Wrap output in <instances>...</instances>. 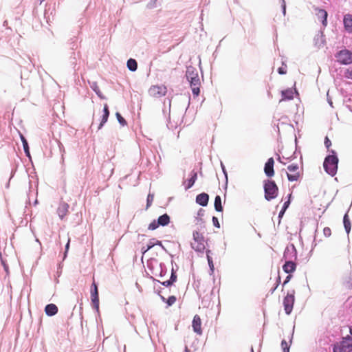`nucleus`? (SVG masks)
<instances>
[{
  "instance_id": "nucleus-1",
  "label": "nucleus",
  "mask_w": 352,
  "mask_h": 352,
  "mask_svg": "<svg viewBox=\"0 0 352 352\" xmlns=\"http://www.w3.org/2000/svg\"><path fill=\"white\" fill-rule=\"evenodd\" d=\"M186 76L190 82L193 95L198 96L200 93L201 82L197 69L192 67H188Z\"/></svg>"
},
{
  "instance_id": "nucleus-2",
  "label": "nucleus",
  "mask_w": 352,
  "mask_h": 352,
  "mask_svg": "<svg viewBox=\"0 0 352 352\" xmlns=\"http://www.w3.org/2000/svg\"><path fill=\"white\" fill-rule=\"evenodd\" d=\"M332 155L327 156L323 163V167L325 171L330 175L334 176L338 170V158L335 155V151H332Z\"/></svg>"
},
{
  "instance_id": "nucleus-3",
  "label": "nucleus",
  "mask_w": 352,
  "mask_h": 352,
  "mask_svg": "<svg viewBox=\"0 0 352 352\" xmlns=\"http://www.w3.org/2000/svg\"><path fill=\"white\" fill-rule=\"evenodd\" d=\"M265 198L267 201L275 199L278 193V188L275 182L270 179L264 181Z\"/></svg>"
},
{
  "instance_id": "nucleus-4",
  "label": "nucleus",
  "mask_w": 352,
  "mask_h": 352,
  "mask_svg": "<svg viewBox=\"0 0 352 352\" xmlns=\"http://www.w3.org/2000/svg\"><path fill=\"white\" fill-rule=\"evenodd\" d=\"M193 240L191 242V247L197 252H203L207 244L202 233L199 231H194L192 234Z\"/></svg>"
},
{
  "instance_id": "nucleus-5",
  "label": "nucleus",
  "mask_w": 352,
  "mask_h": 352,
  "mask_svg": "<svg viewBox=\"0 0 352 352\" xmlns=\"http://www.w3.org/2000/svg\"><path fill=\"white\" fill-rule=\"evenodd\" d=\"M286 172L287 179L289 182H297L302 175V168L298 164L292 163L287 167Z\"/></svg>"
},
{
  "instance_id": "nucleus-6",
  "label": "nucleus",
  "mask_w": 352,
  "mask_h": 352,
  "mask_svg": "<svg viewBox=\"0 0 352 352\" xmlns=\"http://www.w3.org/2000/svg\"><path fill=\"white\" fill-rule=\"evenodd\" d=\"M352 351V338L348 336L338 345L334 346L333 352H351Z\"/></svg>"
},
{
  "instance_id": "nucleus-7",
  "label": "nucleus",
  "mask_w": 352,
  "mask_h": 352,
  "mask_svg": "<svg viewBox=\"0 0 352 352\" xmlns=\"http://www.w3.org/2000/svg\"><path fill=\"white\" fill-rule=\"evenodd\" d=\"M337 61L340 64L349 65L352 63V53L348 50H342L336 54Z\"/></svg>"
},
{
  "instance_id": "nucleus-8",
  "label": "nucleus",
  "mask_w": 352,
  "mask_h": 352,
  "mask_svg": "<svg viewBox=\"0 0 352 352\" xmlns=\"http://www.w3.org/2000/svg\"><path fill=\"white\" fill-rule=\"evenodd\" d=\"M294 290L288 292L287 296L283 299L284 309L287 314H290L292 311L294 304Z\"/></svg>"
},
{
  "instance_id": "nucleus-9",
  "label": "nucleus",
  "mask_w": 352,
  "mask_h": 352,
  "mask_svg": "<svg viewBox=\"0 0 352 352\" xmlns=\"http://www.w3.org/2000/svg\"><path fill=\"white\" fill-rule=\"evenodd\" d=\"M167 88L165 85H153L148 89V94L154 98H160L166 94Z\"/></svg>"
},
{
  "instance_id": "nucleus-10",
  "label": "nucleus",
  "mask_w": 352,
  "mask_h": 352,
  "mask_svg": "<svg viewBox=\"0 0 352 352\" xmlns=\"http://www.w3.org/2000/svg\"><path fill=\"white\" fill-rule=\"evenodd\" d=\"M91 300L94 307L98 311L99 309V296L98 286L94 280L91 285Z\"/></svg>"
},
{
  "instance_id": "nucleus-11",
  "label": "nucleus",
  "mask_w": 352,
  "mask_h": 352,
  "mask_svg": "<svg viewBox=\"0 0 352 352\" xmlns=\"http://www.w3.org/2000/svg\"><path fill=\"white\" fill-rule=\"evenodd\" d=\"M274 160L273 157H270L267 160L265 164L264 172L267 177H272L274 175Z\"/></svg>"
},
{
  "instance_id": "nucleus-12",
  "label": "nucleus",
  "mask_w": 352,
  "mask_h": 352,
  "mask_svg": "<svg viewBox=\"0 0 352 352\" xmlns=\"http://www.w3.org/2000/svg\"><path fill=\"white\" fill-rule=\"evenodd\" d=\"M192 327L193 331L198 335L202 334V329H201V320L199 315H195L193 318Z\"/></svg>"
},
{
  "instance_id": "nucleus-13",
  "label": "nucleus",
  "mask_w": 352,
  "mask_h": 352,
  "mask_svg": "<svg viewBox=\"0 0 352 352\" xmlns=\"http://www.w3.org/2000/svg\"><path fill=\"white\" fill-rule=\"evenodd\" d=\"M69 208V206L68 204L64 201L60 203L57 209V213L61 219H63L68 214Z\"/></svg>"
},
{
  "instance_id": "nucleus-14",
  "label": "nucleus",
  "mask_w": 352,
  "mask_h": 352,
  "mask_svg": "<svg viewBox=\"0 0 352 352\" xmlns=\"http://www.w3.org/2000/svg\"><path fill=\"white\" fill-rule=\"evenodd\" d=\"M209 200V196L208 194L203 192L199 194L196 197V202L202 206H207Z\"/></svg>"
},
{
  "instance_id": "nucleus-15",
  "label": "nucleus",
  "mask_w": 352,
  "mask_h": 352,
  "mask_svg": "<svg viewBox=\"0 0 352 352\" xmlns=\"http://www.w3.org/2000/svg\"><path fill=\"white\" fill-rule=\"evenodd\" d=\"M316 11V15L318 20H321L322 25L326 26L327 24V12L324 10L319 8H317Z\"/></svg>"
},
{
  "instance_id": "nucleus-16",
  "label": "nucleus",
  "mask_w": 352,
  "mask_h": 352,
  "mask_svg": "<svg viewBox=\"0 0 352 352\" xmlns=\"http://www.w3.org/2000/svg\"><path fill=\"white\" fill-rule=\"evenodd\" d=\"M343 22L345 30L352 32V15L349 14L344 15Z\"/></svg>"
},
{
  "instance_id": "nucleus-17",
  "label": "nucleus",
  "mask_w": 352,
  "mask_h": 352,
  "mask_svg": "<svg viewBox=\"0 0 352 352\" xmlns=\"http://www.w3.org/2000/svg\"><path fill=\"white\" fill-rule=\"evenodd\" d=\"M109 116V107H108L107 104H105L104 105L103 115H102L100 123L99 124L98 129H100L103 126V125L107 122Z\"/></svg>"
},
{
  "instance_id": "nucleus-18",
  "label": "nucleus",
  "mask_w": 352,
  "mask_h": 352,
  "mask_svg": "<svg viewBox=\"0 0 352 352\" xmlns=\"http://www.w3.org/2000/svg\"><path fill=\"white\" fill-rule=\"evenodd\" d=\"M45 312L49 316H54L58 312V307L54 304H49L45 306Z\"/></svg>"
},
{
  "instance_id": "nucleus-19",
  "label": "nucleus",
  "mask_w": 352,
  "mask_h": 352,
  "mask_svg": "<svg viewBox=\"0 0 352 352\" xmlns=\"http://www.w3.org/2000/svg\"><path fill=\"white\" fill-rule=\"evenodd\" d=\"M296 265L292 261H287L283 266V269L285 273H292L296 270Z\"/></svg>"
},
{
  "instance_id": "nucleus-20",
  "label": "nucleus",
  "mask_w": 352,
  "mask_h": 352,
  "mask_svg": "<svg viewBox=\"0 0 352 352\" xmlns=\"http://www.w3.org/2000/svg\"><path fill=\"white\" fill-rule=\"evenodd\" d=\"M282 98L280 102L285 100H292L294 98V91L292 89H287L281 91Z\"/></svg>"
},
{
  "instance_id": "nucleus-21",
  "label": "nucleus",
  "mask_w": 352,
  "mask_h": 352,
  "mask_svg": "<svg viewBox=\"0 0 352 352\" xmlns=\"http://www.w3.org/2000/svg\"><path fill=\"white\" fill-rule=\"evenodd\" d=\"M170 223V217L167 214H164L159 217L157 219V224L160 226H165Z\"/></svg>"
},
{
  "instance_id": "nucleus-22",
  "label": "nucleus",
  "mask_w": 352,
  "mask_h": 352,
  "mask_svg": "<svg viewBox=\"0 0 352 352\" xmlns=\"http://www.w3.org/2000/svg\"><path fill=\"white\" fill-rule=\"evenodd\" d=\"M197 178V172L192 170L191 172V177L188 180V185L186 186V189L188 190L195 183Z\"/></svg>"
},
{
  "instance_id": "nucleus-23",
  "label": "nucleus",
  "mask_w": 352,
  "mask_h": 352,
  "mask_svg": "<svg viewBox=\"0 0 352 352\" xmlns=\"http://www.w3.org/2000/svg\"><path fill=\"white\" fill-rule=\"evenodd\" d=\"M214 208L218 212H221L223 210V207L221 205V199L219 195H217L214 199Z\"/></svg>"
},
{
  "instance_id": "nucleus-24",
  "label": "nucleus",
  "mask_w": 352,
  "mask_h": 352,
  "mask_svg": "<svg viewBox=\"0 0 352 352\" xmlns=\"http://www.w3.org/2000/svg\"><path fill=\"white\" fill-rule=\"evenodd\" d=\"M127 67L129 70L135 72L138 68V63L135 59L130 58L127 61Z\"/></svg>"
},
{
  "instance_id": "nucleus-25",
  "label": "nucleus",
  "mask_w": 352,
  "mask_h": 352,
  "mask_svg": "<svg viewBox=\"0 0 352 352\" xmlns=\"http://www.w3.org/2000/svg\"><path fill=\"white\" fill-rule=\"evenodd\" d=\"M314 43L315 45L318 48H320V47L323 46L324 44V41L323 40L322 36L320 34L316 35L314 38Z\"/></svg>"
},
{
  "instance_id": "nucleus-26",
  "label": "nucleus",
  "mask_w": 352,
  "mask_h": 352,
  "mask_svg": "<svg viewBox=\"0 0 352 352\" xmlns=\"http://www.w3.org/2000/svg\"><path fill=\"white\" fill-rule=\"evenodd\" d=\"M161 299L164 302H166L167 303L168 306L173 305V304L175 303V302L177 300V298L175 296H170L168 297V299H166L163 296H161Z\"/></svg>"
},
{
  "instance_id": "nucleus-27",
  "label": "nucleus",
  "mask_w": 352,
  "mask_h": 352,
  "mask_svg": "<svg viewBox=\"0 0 352 352\" xmlns=\"http://www.w3.org/2000/svg\"><path fill=\"white\" fill-rule=\"evenodd\" d=\"M343 223L346 232L349 233L351 230V222L347 214L344 215Z\"/></svg>"
},
{
  "instance_id": "nucleus-28",
  "label": "nucleus",
  "mask_w": 352,
  "mask_h": 352,
  "mask_svg": "<svg viewBox=\"0 0 352 352\" xmlns=\"http://www.w3.org/2000/svg\"><path fill=\"white\" fill-rule=\"evenodd\" d=\"M21 139L23 143V149L28 156H30L29 146L26 139L23 135H21Z\"/></svg>"
},
{
  "instance_id": "nucleus-29",
  "label": "nucleus",
  "mask_w": 352,
  "mask_h": 352,
  "mask_svg": "<svg viewBox=\"0 0 352 352\" xmlns=\"http://www.w3.org/2000/svg\"><path fill=\"white\" fill-rule=\"evenodd\" d=\"M116 116L118 119V121L119 122V123L122 125V126H125L126 125V120H124V118L121 116V114L118 112H117L116 113Z\"/></svg>"
},
{
  "instance_id": "nucleus-30",
  "label": "nucleus",
  "mask_w": 352,
  "mask_h": 352,
  "mask_svg": "<svg viewBox=\"0 0 352 352\" xmlns=\"http://www.w3.org/2000/svg\"><path fill=\"white\" fill-rule=\"evenodd\" d=\"M154 199V195L153 194H148L147 196V203H146V208H148L150 207Z\"/></svg>"
},
{
  "instance_id": "nucleus-31",
  "label": "nucleus",
  "mask_w": 352,
  "mask_h": 352,
  "mask_svg": "<svg viewBox=\"0 0 352 352\" xmlns=\"http://www.w3.org/2000/svg\"><path fill=\"white\" fill-rule=\"evenodd\" d=\"M281 347L283 352H289V346L285 340H283L281 342Z\"/></svg>"
},
{
  "instance_id": "nucleus-32",
  "label": "nucleus",
  "mask_w": 352,
  "mask_h": 352,
  "mask_svg": "<svg viewBox=\"0 0 352 352\" xmlns=\"http://www.w3.org/2000/svg\"><path fill=\"white\" fill-rule=\"evenodd\" d=\"M160 226V224H157V221L154 220L151 222L148 226V229L151 230H154Z\"/></svg>"
},
{
  "instance_id": "nucleus-33",
  "label": "nucleus",
  "mask_w": 352,
  "mask_h": 352,
  "mask_svg": "<svg viewBox=\"0 0 352 352\" xmlns=\"http://www.w3.org/2000/svg\"><path fill=\"white\" fill-rule=\"evenodd\" d=\"M323 234L325 236L329 237L331 235V230L329 227H326L323 229Z\"/></svg>"
},
{
  "instance_id": "nucleus-34",
  "label": "nucleus",
  "mask_w": 352,
  "mask_h": 352,
  "mask_svg": "<svg viewBox=\"0 0 352 352\" xmlns=\"http://www.w3.org/2000/svg\"><path fill=\"white\" fill-rule=\"evenodd\" d=\"M278 72L280 74H285L287 73V65H284L283 67H280L278 69Z\"/></svg>"
},
{
  "instance_id": "nucleus-35",
  "label": "nucleus",
  "mask_w": 352,
  "mask_h": 352,
  "mask_svg": "<svg viewBox=\"0 0 352 352\" xmlns=\"http://www.w3.org/2000/svg\"><path fill=\"white\" fill-rule=\"evenodd\" d=\"M344 76L346 78L352 79V68L351 69H348L346 70V72L344 73Z\"/></svg>"
},
{
  "instance_id": "nucleus-36",
  "label": "nucleus",
  "mask_w": 352,
  "mask_h": 352,
  "mask_svg": "<svg viewBox=\"0 0 352 352\" xmlns=\"http://www.w3.org/2000/svg\"><path fill=\"white\" fill-rule=\"evenodd\" d=\"M212 223L215 227H217L218 228H220V224H219V220L216 217H212Z\"/></svg>"
},
{
  "instance_id": "nucleus-37",
  "label": "nucleus",
  "mask_w": 352,
  "mask_h": 352,
  "mask_svg": "<svg viewBox=\"0 0 352 352\" xmlns=\"http://www.w3.org/2000/svg\"><path fill=\"white\" fill-rule=\"evenodd\" d=\"M324 145L328 149L331 146V142L328 137H326L324 139Z\"/></svg>"
},
{
  "instance_id": "nucleus-38",
  "label": "nucleus",
  "mask_w": 352,
  "mask_h": 352,
  "mask_svg": "<svg viewBox=\"0 0 352 352\" xmlns=\"http://www.w3.org/2000/svg\"><path fill=\"white\" fill-rule=\"evenodd\" d=\"M94 90L95 91V92L96 93V94L100 98H104L103 96L102 95V93L100 91V90L99 89V88L96 86V87L94 89Z\"/></svg>"
},
{
  "instance_id": "nucleus-39",
  "label": "nucleus",
  "mask_w": 352,
  "mask_h": 352,
  "mask_svg": "<svg viewBox=\"0 0 352 352\" xmlns=\"http://www.w3.org/2000/svg\"><path fill=\"white\" fill-rule=\"evenodd\" d=\"M170 280L172 283H175L177 280V275L173 272L171 274Z\"/></svg>"
},
{
  "instance_id": "nucleus-40",
  "label": "nucleus",
  "mask_w": 352,
  "mask_h": 352,
  "mask_svg": "<svg viewBox=\"0 0 352 352\" xmlns=\"http://www.w3.org/2000/svg\"><path fill=\"white\" fill-rule=\"evenodd\" d=\"M207 257H208V264L210 265V269L212 270H213V269H214L213 262H212L211 258L210 257V256L208 255Z\"/></svg>"
},
{
  "instance_id": "nucleus-41",
  "label": "nucleus",
  "mask_w": 352,
  "mask_h": 352,
  "mask_svg": "<svg viewBox=\"0 0 352 352\" xmlns=\"http://www.w3.org/2000/svg\"><path fill=\"white\" fill-rule=\"evenodd\" d=\"M155 246V242L149 241V243L147 245V250L151 249L153 247Z\"/></svg>"
},
{
  "instance_id": "nucleus-42",
  "label": "nucleus",
  "mask_w": 352,
  "mask_h": 352,
  "mask_svg": "<svg viewBox=\"0 0 352 352\" xmlns=\"http://www.w3.org/2000/svg\"><path fill=\"white\" fill-rule=\"evenodd\" d=\"M172 284H173V283L170 282V279H169V280H166V281H164V282L162 283V285H163L164 286H166V287H168V286L171 285Z\"/></svg>"
},
{
  "instance_id": "nucleus-43",
  "label": "nucleus",
  "mask_w": 352,
  "mask_h": 352,
  "mask_svg": "<svg viewBox=\"0 0 352 352\" xmlns=\"http://www.w3.org/2000/svg\"><path fill=\"white\" fill-rule=\"evenodd\" d=\"M289 204H290L289 200H288V201H285V202L284 203V205H283V208L284 210H286V209H287V207L289 206Z\"/></svg>"
},
{
  "instance_id": "nucleus-44",
  "label": "nucleus",
  "mask_w": 352,
  "mask_h": 352,
  "mask_svg": "<svg viewBox=\"0 0 352 352\" xmlns=\"http://www.w3.org/2000/svg\"><path fill=\"white\" fill-rule=\"evenodd\" d=\"M70 239H68V241L65 245V254L67 252L69 248Z\"/></svg>"
},
{
  "instance_id": "nucleus-45",
  "label": "nucleus",
  "mask_w": 352,
  "mask_h": 352,
  "mask_svg": "<svg viewBox=\"0 0 352 352\" xmlns=\"http://www.w3.org/2000/svg\"><path fill=\"white\" fill-rule=\"evenodd\" d=\"M291 278V275H289L286 277V279L284 281L283 283V285H285L286 283H287L289 280V279Z\"/></svg>"
},
{
  "instance_id": "nucleus-46",
  "label": "nucleus",
  "mask_w": 352,
  "mask_h": 352,
  "mask_svg": "<svg viewBox=\"0 0 352 352\" xmlns=\"http://www.w3.org/2000/svg\"><path fill=\"white\" fill-rule=\"evenodd\" d=\"M148 250H147V246L142 248V252L143 254H144Z\"/></svg>"
},
{
  "instance_id": "nucleus-47",
  "label": "nucleus",
  "mask_w": 352,
  "mask_h": 352,
  "mask_svg": "<svg viewBox=\"0 0 352 352\" xmlns=\"http://www.w3.org/2000/svg\"><path fill=\"white\" fill-rule=\"evenodd\" d=\"M278 160L281 164H284V165H286V164H287V162H284V161L281 159V157H278Z\"/></svg>"
},
{
  "instance_id": "nucleus-48",
  "label": "nucleus",
  "mask_w": 352,
  "mask_h": 352,
  "mask_svg": "<svg viewBox=\"0 0 352 352\" xmlns=\"http://www.w3.org/2000/svg\"><path fill=\"white\" fill-rule=\"evenodd\" d=\"M155 245H158L162 246V243L160 241H156V242H155Z\"/></svg>"
},
{
  "instance_id": "nucleus-49",
  "label": "nucleus",
  "mask_w": 352,
  "mask_h": 352,
  "mask_svg": "<svg viewBox=\"0 0 352 352\" xmlns=\"http://www.w3.org/2000/svg\"><path fill=\"white\" fill-rule=\"evenodd\" d=\"M285 212V210H284L283 208L281 210V211L279 212V217H281L282 215H283L284 212Z\"/></svg>"
},
{
  "instance_id": "nucleus-50",
  "label": "nucleus",
  "mask_w": 352,
  "mask_h": 352,
  "mask_svg": "<svg viewBox=\"0 0 352 352\" xmlns=\"http://www.w3.org/2000/svg\"><path fill=\"white\" fill-rule=\"evenodd\" d=\"M184 352H190V349L187 346H185L184 351Z\"/></svg>"
},
{
  "instance_id": "nucleus-51",
  "label": "nucleus",
  "mask_w": 352,
  "mask_h": 352,
  "mask_svg": "<svg viewBox=\"0 0 352 352\" xmlns=\"http://www.w3.org/2000/svg\"><path fill=\"white\" fill-rule=\"evenodd\" d=\"M278 283L276 285V287L273 289L272 292L278 287Z\"/></svg>"
},
{
  "instance_id": "nucleus-52",
  "label": "nucleus",
  "mask_w": 352,
  "mask_h": 352,
  "mask_svg": "<svg viewBox=\"0 0 352 352\" xmlns=\"http://www.w3.org/2000/svg\"><path fill=\"white\" fill-rule=\"evenodd\" d=\"M350 333L351 334L352 336V326L350 327Z\"/></svg>"
},
{
  "instance_id": "nucleus-53",
  "label": "nucleus",
  "mask_w": 352,
  "mask_h": 352,
  "mask_svg": "<svg viewBox=\"0 0 352 352\" xmlns=\"http://www.w3.org/2000/svg\"><path fill=\"white\" fill-rule=\"evenodd\" d=\"M280 278L278 276V282H280Z\"/></svg>"
}]
</instances>
